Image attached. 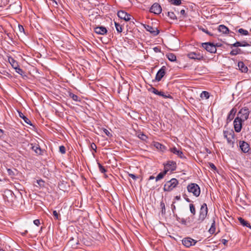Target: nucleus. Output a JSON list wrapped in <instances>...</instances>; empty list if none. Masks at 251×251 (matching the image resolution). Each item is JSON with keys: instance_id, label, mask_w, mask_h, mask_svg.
<instances>
[{"instance_id": "nucleus-1", "label": "nucleus", "mask_w": 251, "mask_h": 251, "mask_svg": "<svg viewBox=\"0 0 251 251\" xmlns=\"http://www.w3.org/2000/svg\"><path fill=\"white\" fill-rule=\"evenodd\" d=\"M208 212L207 205L206 203H203L201 207L199 212V217L197 220L198 223H202L206 218Z\"/></svg>"}, {"instance_id": "nucleus-2", "label": "nucleus", "mask_w": 251, "mask_h": 251, "mask_svg": "<svg viewBox=\"0 0 251 251\" xmlns=\"http://www.w3.org/2000/svg\"><path fill=\"white\" fill-rule=\"evenodd\" d=\"M178 184V180L176 178H173L165 184L163 190L164 191H171L176 187Z\"/></svg>"}, {"instance_id": "nucleus-3", "label": "nucleus", "mask_w": 251, "mask_h": 251, "mask_svg": "<svg viewBox=\"0 0 251 251\" xmlns=\"http://www.w3.org/2000/svg\"><path fill=\"white\" fill-rule=\"evenodd\" d=\"M188 191L196 196L198 197L201 193V190L199 185L196 183H191L187 186Z\"/></svg>"}, {"instance_id": "nucleus-4", "label": "nucleus", "mask_w": 251, "mask_h": 251, "mask_svg": "<svg viewBox=\"0 0 251 251\" xmlns=\"http://www.w3.org/2000/svg\"><path fill=\"white\" fill-rule=\"evenodd\" d=\"M234 133L232 130L224 131V136L226 139L227 142L230 145H233L234 143Z\"/></svg>"}, {"instance_id": "nucleus-5", "label": "nucleus", "mask_w": 251, "mask_h": 251, "mask_svg": "<svg viewBox=\"0 0 251 251\" xmlns=\"http://www.w3.org/2000/svg\"><path fill=\"white\" fill-rule=\"evenodd\" d=\"M250 114V111L247 107H244L240 109L238 113V116L239 118L243 120V121L247 120Z\"/></svg>"}, {"instance_id": "nucleus-6", "label": "nucleus", "mask_w": 251, "mask_h": 251, "mask_svg": "<svg viewBox=\"0 0 251 251\" xmlns=\"http://www.w3.org/2000/svg\"><path fill=\"white\" fill-rule=\"evenodd\" d=\"M201 46L207 51L210 53H215L216 52V47L213 43L210 42L203 43Z\"/></svg>"}, {"instance_id": "nucleus-7", "label": "nucleus", "mask_w": 251, "mask_h": 251, "mask_svg": "<svg viewBox=\"0 0 251 251\" xmlns=\"http://www.w3.org/2000/svg\"><path fill=\"white\" fill-rule=\"evenodd\" d=\"M244 122L243 120L239 118V117H237L234 121V127L236 132H239L241 130L242 127V122Z\"/></svg>"}, {"instance_id": "nucleus-8", "label": "nucleus", "mask_w": 251, "mask_h": 251, "mask_svg": "<svg viewBox=\"0 0 251 251\" xmlns=\"http://www.w3.org/2000/svg\"><path fill=\"white\" fill-rule=\"evenodd\" d=\"M182 242L183 245L187 248H189L192 246H194L197 243V241L190 238L187 237L184 238L182 240Z\"/></svg>"}, {"instance_id": "nucleus-9", "label": "nucleus", "mask_w": 251, "mask_h": 251, "mask_svg": "<svg viewBox=\"0 0 251 251\" xmlns=\"http://www.w3.org/2000/svg\"><path fill=\"white\" fill-rule=\"evenodd\" d=\"M118 17L125 21H129L131 19V15L123 10H120L117 13Z\"/></svg>"}, {"instance_id": "nucleus-10", "label": "nucleus", "mask_w": 251, "mask_h": 251, "mask_svg": "<svg viewBox=\"0 0 251 251\" xmlns=\"http://www.w3.org/2000/svg\"><path fill=\"white\" fill-rule=\"evenodd\" d=\"M176 164L175 162L173 161H169L164 166V170L166 171L167 173L170 170L174 171L176 170Z\"/></svg>"}, {"instance_id": "nucleus-11", "label": "nucleus", "mask_w": 251, "mask_h": 251, "mask_svg": "<svg viewBox=\"0 0 251 251\" xmlns=\"http://www.w3.org/2000/svg\"><path fill=\"white\" fill-rule=\"evenodd\" d=\"M166 68L164 66H162L161 69H159L155 76V79L156 81H159L161 80L166 74Z\"/></svg>"}, {"instance_id": "nucleus-12", "label": "nucleus", "mask_w": 251, "mask_h": 251, "mask_svg": "<svg viewBox=\"0 0 251 251\" xmlns=\"http://www.w3.org/2000/svg\"><path fill=\"white\" fill-rule=\"evenodd\" d=\"M187 56L190 59L194 60H201L203 59V55L200 52H191L188 54Z\"/></svg>"}, {"instance_id": "nucleus-13", "label": "nucleus", "mask_w": 251, "mask_h": 251, "mask_svg": "<svg viewBox=\"0 0 251 251\" xmlns=\"http://www.w3.org/2000/svg\"><path fill=\"white\" fill-rule=\"evenodd\" d=\"M150 11L155 14H159L162 11V8L158 3H155L151 6Z\"/></svg>"}, {"instance_id": "nucleus-14", "label": "nucleus", "mask_w": 251, "mask_h": 251, "mask_svg": "<svg viewBox=\"0 0 251 251\" xmlns=\"http://www.w3.org/2000/svg\"><path fill=\"white\" fill-rule=\"evenodd\" d=\"M144 26L147 31L150 32L154 36L158 35L159 33V31L156 27L147 25H144Z\"/></svg>"}, {"instance_id": "nucleus-15", "label": "nucleus", "mask_w": 251, "mask_h": 251, "mask_svg": "<svg viewBox=\"0 0 251 251\" xmlns=\"http://www.w3.org/2000/svg\"><path fill=\"white\" fill-rule=\"evenodd\" d=\"M170 150L171 152H172L174 154L176 155L178 157L182 158V159L185 158V157L182 151L181 150L177 149V148L173 147V148H170Z\"/></svg>"}, {"instance_id": "nucleus-16", "label": "nucleus", "mask_w": 251, "mask_h": 251, "mask_svg": "<svg viewBox=\"0 0 251 251\" xmlns=\"http://www.w3.org/2000/svg\"><path fill=\"white\" fill-rule=\"evenodd\" d=\"M240 147L242 151L244 153H247L250 150L249 145L245 141L240 142Z\"/></svg>"}, {"instance_id": "nucleus-17", "label": "nucleus", "mask_w": 251, "mask_h": 251, "mask_svg": "<svg viewBox=\"0 0 251 251\" xmlns=\"http://www.w3.org/2000/svg\"><path fill=\"white\" fill-rule=\"evenodd\" d=\"M95 32L100 35H104L106 33L107 30L105 27L98 26L95 28Z\"/></svg>"}, {"instance_id": "nucleus-18", "label": "nucleus", "mask_w": 251, "mask_h": 251, "mask_svg": "<svg viewBox=\"0 0 251 251\" xmlns=\"http://www.w3.org/2000/svg\"><path fill=\"white\" fill-rule=\"evenodd\" d=\"M8 61L14 69L19 66L18 62L16 60H15L13 57L11 56H8Z\"/></svg>"}, {"instance_id": "nucleus-19", "label": "nucleus", "mask_w": 251, "mask_h": 251, "mask_svg": "<svg viewBox=\"0 0 251 251\" xmlns=\"http://www.w3.org/2000/svg\"><path fill=\"white\" fill-rule=\"evenodd\" d=\"M153 146L157 150L162 152H164L166 150V148L165 146L157 142H153Z\"/></svg>"}, {"instance_id": "nucleus-20", "label": "nucleus", "mask_w": 251, "mask_h": 251, "mask_svg": "<svg viewBox=\"0 0 251 251\" xmlns=\"http://www.w3.org/2000/svg\"><path fill=\"white\" fill-rule=\"evenodd\" d=\"M238 67L241 72L247 73L248 72V69L243 62L239 61L238 63Z\"/></svg>"}, {"instance_id": "nucleus-21", "label": "nucleus", "mask_w": 251, "mask_h": 251, "mask_svg": "<svg viewBox=\"0 0 251 251\" xmlns=\"http://www.w3.org/2000/svg\"><path fill=\"white\" fill-rule=\"evenodd\" d=\"M232 46L237 47H248L250 46V44H249L247 42L244 41L242 43L237 41L233 44L231 45Z\"/></svg>"}, {"instance_id": "nucleus-22", "label": "nucleus", "mask_w": 251, "mask_h": 251, "mask_svg": "<svg viewBox=\"0 0 251 251\" xmlns=\"http://www.w3.org/2000/svg\"><path fill=\"white\" fill-rule=\"evenodd\" d=\"M238 221H239L240 223L244 226L248 227L251 229V226L250 224L246 220H245L244 219H243L241 217H239L238 218Z\"/></svg>"}, {"instance_id": "nucleus-23", "label": "nucleus", "mask_w": 251, "mask_h": 251, "mask_svg": "<svg viewBox=\"0 0 251 251\" xmlns=\"http://www.w3.org/2000/svg\"><path fill=\"white\" fill-rule=\"evenodd\" d=\"M218 30L219 32L224 34L227 33L229 31L228 28L224 25H221L219 26Z\"/></svg>"}, {"instance_id": "nucleus-24", "label": "nucleus", "mask_w": 251, "mask_h": 251, "mask_svg": "<svg viewBox=\"0 0 251 251\" xmlns=\"http://www.w3.org/2000/svg\"><path fill=\"white\" fill-rule=\"evenodd\" d=\"M236 112V110L234 108H232L229 113L228 115L227 118V121L230 122L234 118V116Z\"/></svg>"}, {"instance_id": "nucleus-25", "label": "nucleus", "mask_w": 251, "mask_h": 251, "mask_svg": "<svg viewBox=\"0 0 251 251\" xmlns=\"http://www.w3.org/2000/svg\"><path fill=\"white\" fill-rule=\"evenodd\" d=\"M18 113L19 116L24 120L25 123L30 126L32 125L31 121L26 116H25L22 112H18Z\"/></svg>"}, {"instance_id": "nucleus-26", "label": "nucleus", "mask_w": 251, "mask_h": 251, "mask_svg": "<svg viewBox=\"0 0 251 251\" xmlns=\"http://www.w3.org/2000/svg\"><path fill=\"white\" fill-rule=\"evenodd\" d=\"M32 149L37 154L40 155L42 154V150L38 145L33 146Z\"/></svg>"}, {"instance_id": "nucleus-27", "label": "nucleus", "mask_w": 251, "mask_h": 251, "mask_svg": "<svg viewBox=\"0 0 251 251\" xmlns=\"http://www.w3.org/2000/svg\"><path fill=\"white\" fill-rule=\"evenodd\" d=\"M166 56L168 59L172 62L176 61V56L173 53H169L167 54Z\"/></svg>"}, {"instance_id": "nucleus-28", "label": "nucleus", "mask_w": 251, "mask_h": 251, "mask_svg": "<svg viewBox=\"0 0 251 251\" xmlns=\"http://www.w3.org/2000/svg\"><path fill=\"white\" fill-rule=\"evenodd\" d=\"M136 135L139 138L143 141H146L148 138L147 136L142 132H137L136 133Z\"/></svg>"}, {"instance_id": "nucleus-29", "label": "nucleus", "mask_w": 251, "mask_h": 251, "mask_svg": "<svg viewBox=\"0 0 251 251\" xmlns=\"http://www.w3.org/2000/svg\"><path fill=\"white\" fill-rule=\"evenodd\" d=\"M167 173V171L165 170L163 172L160 173L155 177L156 181H157L163 178Z\"/></svg>"}, {"instance_id": "nucleus-30", "label": "nucleus", "mask_w": 251, "mask_h": 251, "mask_svg": "<svg viewBox=\"0 0 251 251\" xmlns=\"http://www.w3.org/2000/svg\"><path fill=\"white\" fill-rule=\"evenodd\" d=\"M215 220L213 219L211 227L209 229V232L210 234H213L215 232Z\"/></svg>"}, {"instance_id": "nucleus-31", "label": "nucleus", "mask_w": 251, "mask_h": 251, "mask_svg": "<svg viewBox=\"0 0 251 251\" xmlns=\"http://www.w3.org/2000/svg\"><path fill=\"white\" fill-rule=\"evenodd\" d=\"M202 99H208L209 98V93L207 91H202L201 94Z\"/></svg>"}, {"instance_id": "nucleus-32", "label": "nucleus", "mask_w": 251, "mask_h": 251, "mask_svg": "<svg viewBox=\"0 0 251 251\" xmlns=\"http://www.w3.org/2000/svg\"><path fill=\"white\" fill-rule=\"evenodd\" d=\"M69 96H70V97H71V98H72L74 100H75V101H79L80 100V99L79 98V97H78L77 95H75V94H73V93H70L69 94Z\"/></svg>"}, {"instance_id": "nucleus-33", "label": "nucleus", "mask_w": 251, "mask_h": 251, "mask_svg": "<svg viewBox=\"0 0 251 251\" xmlns=\"http://www.w3.org/2000/svg\"><path fill=\"white\" fill-rule=\"evenodd\" d=\"M158 95L162 96L164 98H170L173 99V97L170 94L166 95L162 91H159Z\"/></svg>"}, {"instance_id": "nucleus-34", "label": "nucleus", "mask_w": 251, "mask_h": 251, "mask_svg": "<svg viewBox=\"0 0 251 251\" xmlns=\"http://www.w3.org/2000/svg\"><path fill=\"white\" fill-rule=\"evenodd\" d=\"M115 25L118 32L121 33L123 31L122 26L118 23L115 22Z\"/></svg>"}, {"instance_id": "nucleus-35", "label": "nucleus", "mask_w": 251, "mask_h": 251, "mask_svg": "<svg viewBox=\"0 0 251 251\" xmlns=\"http://www.w3.org/2000/svg\"><path fill=\"white\" fill-rule=\"evenodd\" d=\"M194 217L192 216L191 217H188L186 219L187 226H190L191 225L192 223L194 221Z\"/></svg>"}, {"instance_id": "nucleus-36", "label": "nucleus", "mask_w": 251, "mask_h": 251, "mask_svg": "<svg viewBox=\"0 0 251 251\" xmlns=\"http://www.w3.org/2000/svg\"><path fill=\"white\" fill-rule=\"evenodd\" d=\"M15 71L22 76L25 75V72L24 71L19 67V66L16 68L14 69Z\"/></svg>"}, {"instance_id": "nucleus-37", "label": "nucleus", "mask_w": 251, "mask_h": 251, "mask_svg": "<svg viewBox=\"0 0 251 251\" xmlns=\"http://www.w3.org/2000/svg\"><path fill=\"white\" fill-rule=\"evenodd\" d=\"M241 51V50L239 49H236L234 50H232L230 52V54L231 55H236L239 53H240V51Z\"/></svg>"}, {"instance_id": "nucleus-38", "label": "nucleus", "mask_w": 251, "mask_h": 251, "mask_svg": "<svg viewBox=\"0 0 251 251\" xmlns=\"http://www.w3.org/2000/svg\"><path fill=\"white\" fill-rule=\"evenodd\" d=\"M190 210L191 213L193 214V215H195L196 214V211L195 209V207L193 204H190Z\"/></svg>"}, {"instance_id": "nucleus-39", "label": "nucleus", "mask_w": 251, "mask_h": 251, "mask_svg": "<svg viewBox=\"0 0 251 251\" xmlns=\"http://www.w3.org/2000/svg\"><path fill=\"white\" fill-rule=\"evenodd\" d=\"M238 32L244 35H247L249 34L248 31L243 28L239 29Z\"/></svg>"}, {"instance_id": "nucleus-40", "label": "nucleus", "mask_w": 251, "mask_h": 251, "mask_svg": "<svg viewBox=\"0 0 251 251\" xmlns=\"http://www.w3.org/2000/svg\"><path fill=\"white\" fill-rule=\"evenodd\" d=\"M168 16L170 17L172 20L176 19V15L173 12H168Z\"/></svg>"}, {"instance_id": "nucleus-41", "label": "nucleus", "mask_w": 251, "mask_h": 251, "mask_svg": "<svg viewBox=\"0 0 251 251\" xmlns=\"http://www.w3.org/2000/svg\"><path fill=\"white\" fill-rule=\"evenodd\" d=\"M172 4L175 5H179L181 3V0H171Z\"/></svg>"}, {"instance_id": "nucleus-42", "label": "nucleus", "mask_w": 251, "mask_h": 251, "mask_svg": "<svg viewBox=\"0 0 251 251\" xmlns=\"http://www.w3.org/2000/svg\"><path fill=\"white\" fill-rule=\"evenodd\" d=\"M98 166H99V170L101 173H104L106 172V169L100 163H98Z\"/></svg>"}, {"instance_id": "nucleus-43", "label": "nucleus", "mask_w": 251, "mask_h": 251, "mask_svg": "<svg viewBox=\"0 0 251 251\" xmlns=\"http://www.w3.org/2000/svg\"><path fill=\"white\" fill-rule=\"evenodd\" d=\"M53 215L55 219H56V220L60 219V215L56 210H54L53 211Z\"/></svg>"}, {"instance_id": "nucleus-44", "label": "nucleus", "mask_w": 251, "mask_h": 251, "mask_svg": "<svg viewBox=\"0 0 251 251\" xmlns=\"http://www.w3.org/2000/svg\"><path fill=\"white\" fill-rule=\"evenodd\" d=\"M59 151L62 154H64L66 152V149L64 146L59 147Z\"/></svg>"}, {"instance_id": "nucleus-45", "label": "nucleus", "mask_w": 251, "mask_h": 251, "mask_svg": "<svg viewBox=\"0 0 251 251\" xmlns=\"http://www.w3.org/2000/svg\"><path fill=\"white\" fill-rule=\"evenodd\" d=\"M160 206L161 207V208H162V214H165V204L164 202H161L160 203Z\"/></svg>"}, {"instance_id": "nucleus-46", "label": "nucleus", "mask_w": 251, "mask_h": 251, "mask_svg": "<svg viewBox=\"0 0 251 251\" xmlns=\"http://www.w3.org/2000/svg\"><path fill=\"white\" fill-rule=\"evenodd\" d=\"M128 175L129 177H131L134 180H136L138 178V176H136L133 174L128 173Z\"/></svg>"}, {"instance_id": "nucleus-47", "label": "nucleus", "mask_w": 251, "mask_h": 251, "mask_svg": "<svg viewBox=\"0 0 251 251\" xmlns=\"http://www.w3.org/2000/svg\"><path fill=\"white\" fill-rule=\"evenodd\" d=\"M151 91L155 95H157L159 94V91H158L157 89L153 87H151Z\"/></svg>"}, {"instance_id": "nucleus-48", "label": "nucleus", "mask_w": 251, "mask_h": 251, "mask_svg": "<svg viewBox=\"0 0 251 251\" xmlns=\"http://www.w3.org/2000/svg\"><path fill=\"white\" fill-rule=\"evenodd\" d=\"M18 6V9H17V11H16V13H18V12H20V11H21V7L20 5H19V4H16V3H15L14 5H12H12H10V6H11L12 8L13 6Z\"/></svg>"}, {"instance_id": "nucleus-49", "label": "nucleus", "mask_w": 251, "mask_h": 251, "mask_svg": "<svg viewBox=\"0 0 251 251\" xmlns=\"http://www.w3.org/2000/svg\"><path fill=\"white\" fill-rule=\"evenodd\" d=\"M104 133L107 135L108 136V137H111L112 136V134L111 133L106 129L105 128H104L103 130Z\"/></svg>"}, {"instance_id": "nucleus-50", "label": "nucleus", "mask_w": 251, "mask_h": 251, "mask_svg": "<svg viewBox=\"0 0 251 251\" xmlns=\"http://www.w3.org/2000/svg\"><path fill=\"white\" fill-rule=\"evenodd\" d=\"M179 223L182 225L187 226L186 220L184 218H181Z\"/></svg>"}, {"instance_id": "nucleus-51", "label": "nucleus", "mask_w": 251, "mask_h": 251, "mask_svg": "<svg viewBox=\"0 0 251 251\" xmlns=\"http://www.w3.org/2000/svg\"><path fill=\"white\" fill-rule=\"evenodd\" d=\"M210 167L213 170H216V167L215 166V165L212 163H209Z\"/></svg>"}, {"instance_id": "nucleus-52", "label": "nucleus", "mask_w": 251, "mask_h": 251, "mask_svg": "<svg viewBox=\"0 0 251 251\" xmlns=\"http://www.w3.org/2000/svg\"><path fill=\"white\" fill-rule=\"evenodd\" d=\"M153 50L155 52H160L161 51L160 48L158 47H155L153 48Z\"/></svg>"}, {"instance_id": "nucleus-53", "label": "nucleus", "mask_w": 251, "mask_h": 251, "mask_svg": "<svg viewBox=\"0 0 251 251\" xmlns=\"http://www.w3.org/2000/svg\"><path fill=\"white\" fill-rule=\"evenodd\" d=\"M33 223L36 226H39L40 224V220L38 219H36V220H34Z\"/></svg>"}, {"instance_id": "nucleus-54", "label": "nucleus", "mask_w": 251, "mask_h": 251, "mask_svg": "<svg viewBox=\"0 0 251 251\" xmlns=\"http://www.w3.org/2000/svg\"><path fill=\"white\" fill-rule=\"evenodd\" d=\"M91 147L93 150H95V151H96L97 146L94 143H92L91 145Z\"/></svg>"}, {"instance_id": "nucleus-55", "label": "nucleus", "mask_w": 251, "mask_h": 251, "mask_svg": "<svg viewBox=\"0 0 251 251\" xmlns=\"http://www.w3.org/2000/svg\"><path fill=\"white\" fill-rule=\"evenodd\" d=\"M19 29L21 32H24V28L21 25H19Z\"/></svg>"}, {"instance_id": "nucleus-56", "label": "nucleus", "mask_w": 251, "mask_h": 251, "mask_svg": "<svg viewBox=\"0 0 251 251\" xmlns=\"http://www.w3.org/2000/svg\"><path fill=\"white\" fill-rule=\"evenodd\" d=\"M221 242L224 245H226L227 243V240L225 239H223Z\"/></svg>"}, {"instance_id": "nucleus-57", "label": "nucleus", "mask_w": 251, "mask_h": 251, "mask_svg": "<svg viewBox=\"0 0 251 251\" xmlns=\"http://www.w3.org/2000/svg\"><path fill=\"white\" fill-rule=\"evenodd\" d=\"M37 183L41 186L43 185L44 182L42 180H37Z\"/></svg>"}, {"instance_id": "nucleus-58", "label": "nucleus", "mask_w": 251, "mask_h": 251, "mask_svg": "<svg viewBox=\"0 0 251 251\" xmlns=\"http://www.w3.org/2000/svg\"><path fill=\"white\" fill-rule=\"evenodd\" d=\"M175 203V202H173V203L171 205V208H172V211L174 212V211L176 209V206L174 204V203Z\"/></svg>"}, {"instance_id": "nucleus-59", "label": "nucleus", "mask_w": 251, "mask_h": 251, "mask_svg": "<svg viewBox=\"0 0 251 251\" xmlns=\"http://www.w3.org/2000/svg\"><path fill=\"white\" fill-rule=\"evenodd\" d=\"M180 13L182 15H185V11L184 9H181L180 11Z\"/></svg>"}, {"instance_id": "nucleus-60", "label": "nucleus", "mask_w": 251, "mask_h": 251, "mask_svg": "<svg viewBox=\"0 0 251 251\" xmlns=\"http://www.w3.org/2000/svg\"><path fill=\"white\" fill-rule=\"evenodd\" d=\"M202 31L203 32H205L206 33H207V34L210 35V33L209 32V31L207 30H206V29L203 28Z\"/></svg>"}, {"instance_id": "nucleus-61", "label": "nucleus", "mask_w": 251, "mask_h": 251, "mask_svg": "<svg viewBox=\"0 0 251 251\" xmlns=\"http://www.w3.org/2000/svg\"><path fill=\"white\" fill-rule=\"evenodd\" d=\"M175 199L177 200V201H179L180 200V196H176L175 197Z\"/></svg>"}, {"instance_id": "nucleus-62", "label": "nucleus", "mask_w": 251, "mask_h": 251, "mask_svg": "<svg viewBox=\"0 0 251 251\" xmlns=\"http://www.w3.org/2000/svg\"><path fill=\"white\" fill-rule=\"evenodd\" d=\"M181 218H180V217H178L177 216H176V220L177 221H178V222H180V220H181Z\"/></svg>"}, {"instance_id": "nucleus-63", "label": "nucleus", "mask_w": 251, "mask_h": 251, "mask_svg": "<svg viewBox=\"0 0 251 251\" xmlns=\"http://www.w3.org/2000/svg\"><path fill=\"white\" fill-rule=\"evenodd\" d=\"M3 130L1 129H0V137H1L3 136Z\"/></svg>"}, {"instance_id": "nucleus-64", "label": "nucleus", "mask_w": 251, "mask_h": 251, "mask_svg": "<svg viewBox=\"0 0 251 251\" xmlns=\"http://www.w3.org/2000/svg\"><path fill=\"white\" fill-rule=\"evenodd\" d=\"M7 172L9 175H11V173H12V170L10 169H7Z\"/></svg>"}]
</instances>
